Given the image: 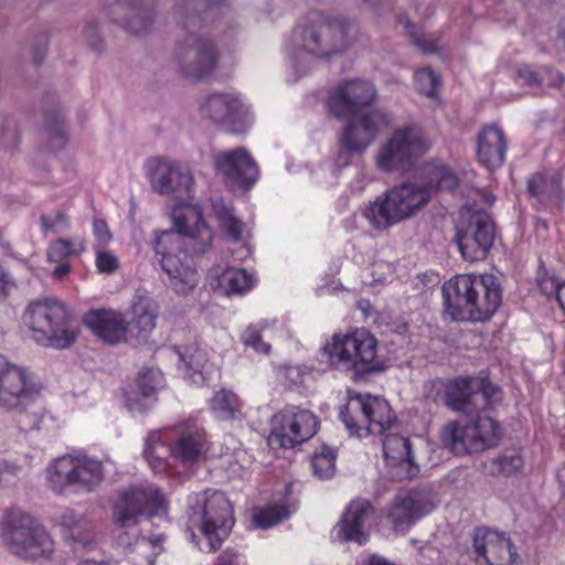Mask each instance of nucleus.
<instances>
[{
    "mask_svg": "<svg viewBox=\"0 0 565 565\" xmlns=\"http://www.w3.org/2000/svg\"><path fill=\"white\" fill-rule=\"evenodd\" d=\"M93 231L95 236L100 241H108L111 237L107 223L104 220H95Z\"/></svg>",
    "mask_w": 565,
    "mask_h": 565,
    "instance_id": "4d7b16f0",
    "label": "nucleus"
},
{
    "mask_svg": "<svg viewBox=\"0 0 565 565\" xmlns=\"http://www.w3.org/2000/svg\"><path fill=\"white\" fill-rule=\"evenodd\" d=\"M96 267L102 274H111L118 269L119 260L110 252H99L96 255Z\"/></svg>",
    "mask_w": 565,
    "mask_h": 565,
    "instance_id": "49530a36",
    "label": "nucleus"
},
{
    "mask_svg": "<svg viewBox=\"0 0 565 565\" xmlns=\"http://www.w3.org/2000/svg\"><path fill=\"white\" fill-rule=\"evenodd\" d=\"M431 510L433 505L422 491L401 490L388 508L386 518L392 522L393 529L399 531L409 527Z\"/></svg>",
    "mask_w": 565,
    "mask_h": 565,
    "instance_id": "b1692460",
    "label": "nucleus"
},
{
    "mask_svg": "<svg viewBox=\"0 0 565 565\" xmlns=\"http://www.w3.org/2000/svg\"><path fill=\"white\" fill-rule=\"evenodd\" d=\"M40 224L44 233L55 230H65L70 226V218L66 212L56 211L54 215L43 214L40 217Z\"/></svg>",
    "mask_w": 565,
    "mask_h": 565,
    "instance_id": "37998d69",
    "label": "nucleus"
},
{
    "mask_svg": "<svg viewBox=\"0 0 565 565\" xmlns=\"http://www.w3.org/2000/svg\"><path fill=\"white\" fill-rule=\"evenodd\" d=\"M218 285L228 294H243L253 286V276L243 268L228 267L218 276Z\"/></svg>",
    "mask_w": 565,
    "mask_h": 565,
    "instance_id": "72a5a7b5",
    "label": "nucleus"
},
{
    "mask_svg": "<svg viewBox=\"0 0 565 565\" xmlns=\"http://www.w3.org/2000/svg\"><path fill=\"white\" fill-rule=\"evenodd\" d=\"M77 565H118L117 562L113 561H94V559H83Z\"/></svg>",
    "mask_w": 565,
    "mask_h": 565,
    "instance_id": "680f3d73",
    "label": "nucleus"
},
{
    "mask_svg": "<svg viewBox=\"0 0 565 565\" xmlns=\"http://www.w3.org/2000/svg\"><path fill=\"white\" fill-rule=\"evenodd\" d=\"M414 81L417 90L427 97H435L441 84L440 76L429 67L416 71Z\"/></svg>",
    "mask_w": 565,
    "mask_h": 565,
    "instance_id": "4c0bfd02",
    "label": "nucleus"
},
{
    "mask_svg": "<svg viewBox=\"0 0 565 565\" xmlns=\"http://www.w3.org/2000/svg\"><path fill=\"white\" fill-rule=\"evenodd\" d=\"M472 543L475 559L480 565H513L518 558L514 545L504 533L488 527H477Z\"/></svg>",
    "mask_w": 565,
    "mask_h": 565,
    "instance_id": "5701e85b",
    "label": "nucleus"
},
{
    "mask_svg": "<svg viewBox=\"0 0 565 565\" xmlns=\"http://www.w3.org/2000/svg\"><path fill=\"white\" fill-rule=\"evenodd\" d=\"M103 478L102 462L87 456H63L47 469L49 486L58 494L92 492Z\"/></svg>",
    "mask_w": 565,
    "mask_h": 565,
    "instance_id": "2eb2a0df",
    "label": "nucleus"
},
{
    "mask_svg": "<svg viewBox=\"0 0 565 565\" xmlns=\"http://www.w3.org/2000/svg\"><path fill=\"white\" fill-rule=\"evenodd\" d=\"M339 418L350 436L364 438L382 435L396 422L390 403L380 396L348 392L347 403L340 407Z\"/></svg>",
    "mask_w": 565,
    "mask_h": 565,
    "instance_id": "1a4fd4ad",
    "label": "nucleus"
},
{
    "mask_svg": "<svg viewBox=\"0 0 565 565\" xmlns=\"http://www.w3.org/2000/svg\"><path fill=\"white\" fill-rule=\"evenodd\" d=\"M445 311L454 321L487 322L502 303L499 280L489 274L457 275L441 288Z\"/></svg>",
    "mask_w": 565,
    "mask_h": 565,
    "instance_id": "20e7f679",
    "label": "nucleus"
},
{
    "mask_svg": "<svg viewBox=\"0 0 565 565\" xmlns=\"http://www.w3.org/2000/svg\"><path fill=\"white\" fill-rule=\"evenodd\" d=\"M2 537L10 552L24 559L47 558L54 551V542L45 529L20 509L7 511Z\"/></svg>",
    "mask_w": 565,
    "mask_h": 565,
    "instance_id": "f8f14e48",
    "label": "nucleus"
},
{
    "mask_svg": "<svg viewBox=\"0 0 565 565\" xmlns=\"http://www.w3.org/2000/svg\"><path fill=\"white\" fill-rule=\"evenodd\" d=\"M518 77L529 86H540L543 77L540 72L533 70L530 65H522L518 68Z\"/></svg>",
    "mask_w": 565,
    "mask_h": 565,
    "instance_id": "8fccbe9b",
    "label": "nucleus"
},
{
    "mask_svg": "<svg viewBox=\"0 0 565 565\" xmlns=\"http://www.w3.org/2000/svg\"><path fill=\"white\" fill-rule=\"evenodd\" d=\"M50 135L57 141V147L63 148L66 145V135L64 129V121L56 116L54 122L50 124Z\"/></svg>",
    "mask_w": 565,
    "mask_h": 565,
    "instance_id": "5fc2aeb1",
    "label": "nucleus"
},
{
    "mask_svg": "<svg viewBox=\"0 0 565 565\" xmlns=\"http://www.w3.org/2000/svg\"><path fill=\"white\" fill-rule=\"evenodd\" d=\"M559 282L555 277L543 276L537 280V286L542 295L546 296L548 299H554L559 289Z\"/></svg>",
    "mask_w": 565,
    "mask_h": 565,
    "instance_id": "09e8293b",
    "label": "nucleus"
},
{
    "mask_svg": "<svg viewBox=\"0 0 565 565\" xmlns=\"http://www.w3.org/2000/svg\"><path fill=\"white\" fill-rule=\"evenodd\" d=\"M162 541H163V537L161 535L153 536L151 539L146 537V536H139L136 539L134 546L136 550H143V548L151 547L153 550L151 557H154L158 554L157 552H154V550L157 547H159V545L161 544ZM147 559L149 563H151V565L153 564V559H150V556H148Z\"/></svg>",
    "mask_w": 565,
    "mask_h": 565,
    "instance_id": "864d4df0",
    "label": "nucleus"
},
{
    "mask_svg": "<svg viewBox=\"0 0 565 565\" xmlns=\"http://www.w3.org/2000/svg\"><path fill=\"white\" fill-rule=\"evenodd\" d=\"M84 324L102 341L117 344L126 341L129 322L113 309H92L83 317Z\"/></svg>",
    "mask_w": 565,
    "mask_h": 565,
    "instance_id": "a878e982",
    "label": "nucleus"
},
{
    "mask_svg": "<svg viewBox=\"0 0 565 565\" xmlns=\"http://www.w3.org/2000/svg\"><path fill=\"white\" fill-rule=\"evenodd\" d=\"M542 71L550 72L551 70H548L547 67H543Z\"/></svg>",
    "mask_w": 565,
    "mask_h": 565,
    "instance_id": "69168bd1",
    "label": "nucleus"
},
{
    "mask_svg": "<svg viewBox=\"0 0 565 565\" xmlns=\"http://www.w3.org/2000/svg\"><path fill=\"white\" fill-rule=\"evenodd\" d=\"M308 374L309 370L301 365L287 366L285 370L286 380L294 386L302 385Z\"/></svg>",
    "mask_w": 565,
    "mask_h": 565,
    "instance_id": "3c124183",
    "label": "nucleus"
},
{
    "mask_svg": "<svg viewBox=\"0 0 565 565\" xmlns=\"http://www.w3.org/2000/svg\"><path fill=\"white\" fill-rule=\"evenodd\" d=\"M39 393L40 386L29 370L10 364L0 355V406L18 411L15 422L21 430H31L39 424L35 414L24 412Z\"/></svg>",
    "mask_w": 565,
    "mask_h": 565,
    "instance_id": "ddd939ff",
    "label": "nucleus"
},
{
    "mask_svg": "<svg viewBox=\"0 0 565 565\" xmlns=\"http://www.w3.org/2000/svg\"><path fill=\"white\" fill-rule=\"evenodd\" d=\"M84 249L83 244H79V248L76 244L67 238H57L53 241L47 248V258L53 263L65 262L71 256L77 255Z\"/></svg>",
    "mask_w": 565,
    "mask_h": 565,
    "instance_id": "e433bc0d",
    "label": "nucleus"
},
{
    "mask_svg": "<svg viewBox=\"0 0 565 565\" xmlns=\"http://www.w3.org/2000/svg\"><path fill=\"white\" fill-rule=\"evenodd\" d=\"M365 2H372V0H364Z\"/></svg>",
    "mask_w": 565,
    "mask_h": 565,
    "instance_id": "774afa93",
    "label": "nucleus"
},
{
    "mask_svg": "<svg viewBox=\"0 0 565 565\" xmlns=\"http://www.w3.org/2000/svg\"><path fill=\"white\" fill-rule=\"evenodd\" d=\"M160 436L152 433L148 436L143 450L145 458L153 469H161L166 466L163 455L164 446L159 443Z\"/></svg>",
    "mask_w": 565,
    "mask_h": 565,
    "instance_id": "58836bf2",
    "label": "nucleus"
},
{
    "mask_svg": "<svg viewBox=\"0 0 565 565\" xmlns=\"http://www.w3.org/2000/svg\"><path fill=\"white\" fill-rule=\"evenodd\" d=\"M429 143L423 130L415 125L396 128L379 147L374 162L379 171L404 174L412 171L427 152Z\"/></svg>",
    "mask_w": 565,
    "mask_h": 565,
    "instance_id": "9b49d317",
    "label": "nucleus"
},
{
    "mask_svg": "<svg viewBox=\"0 0 565 565\" xmlns=\"http://www.w3.org/2000/svg\"><path fill=\"white\" fill-rule=\"evenodd\" d=\"M323 350L329 363L335 369L351 370L355 374H367L383 369L382 362L376 359L377 340L364 328L347 334H334Z\"/></svg>",
    "mask_w": 565,
    "mask_h": 565,
    "instance_id": "9d476101",
    "label": "nucleus"
},
{
    "mask_svg": "<svg viewBox=\"0 0 565 565\" xmlns=\"http://www.w3.org/2000/svg\"><path fill=\"white\" fill-rule=\"evenodd\" d=\"M523 458L518 454L504 455L495 458L491 462V473L508 477L520 471L521 468L523 467Z\"/></svg>",
    "mask_w": 565,
    "mask_h": 565,
    "instance_id": "ea45409f",
    "label": "nucleus"
},
{
    "mask_svg": "<svg viewBox=\"0 0 565 565\" xmlns=\"http://www.w3.org/2000/svg\"><path fill=\"white\" fill-rule=\"evenodd\" d=\"M215 565H245V562L241 553L228 547L217 556Z\"/></svg>",
    "mask_w": 565,
    "mask_h": 565,
    "instance_id": "603ef678",
    "label": "nucleus"
},
{
    "mask_svg": "<svg viewBox=\"0 0 565 565\" xmlns=\"http://www.w3.org/2000/svg\"><path fill=\"white\" fill-rule=\"evenodd\" d=\"M288 509L282 504L266 505L257 508L253 512V523L258 529H268L287 519Z\"/></svg>",
    "mask_w": 565,
    "mask_h": 565,
    "instance_id": "c9c22d12",
    "label": "nucleus"
},
{
    "mask_svg": "<svg viewBox=\"0 0 565 565\" xmlns=\"http://www.w3.org/2000/svg\"><path fill=\"white\" fill-rule=\"evenodd\" d=\"M162 382V374L153 369H143L139 372L137 384L140 394L145 397H150L157 391Z\"/></svg>",
    "mask_w": 565,
    "mask_h": 565,
    "instance_id": "a19ab883",
    "label": "nucleus"
},
{
    "mask_svg": "<svg viewBox=\"0 0 565 565\" xmlns=\"http://www.w3.org/2000/svg\"><path fill=\"white\" fill-rule=\"evenodd\" d=\"M167 508V500L157 487L134 486L119 492L113 507V519L117 526L130 527L142 516L151 519L166 513Z\"/></svg>",
    "mask_w": 565,
    "mask_h": 565,
    "instance_id": "f3484780",
    "label": "nucleus"
},
{
    "mask_svg": "<svg viewBox=\"0 0 565 565\" xmlns=\"http://www.w3.org/2000/svg\"><path fill=\"white\" fill-rule=\"evenodd\" d=\"M426 398L452 412L472 416L493 408L501 401L502 392L487 375H460L433 380Z\"/></svg>",
    "mask_w": 565,
    "mask_h": 565,
    "instance_id": "39448f33",
    "label": "nucleus"
},
{
    "mask_svg": "<svg viewBox=\"0 0 565 565\" xmlns=\"http://www.w3.org/2000/svg\"><path fill=\"white\" fill-rule=\"evenodd\" d=\"M200 115L223 126L228 132H245L248 127L247 107L235 92H216L206 95L200 103Z\"/></svg>",
    "mask_w": 565,
    "mask_h": 565,
    "instance_id": "aec40b11",
    "label": "nucleus"
},
{
    "mask_svg": "<svg viewBox=\"0 0 565 565\" xmlns=\"http://www.w3.org/2000/svg\"><path fill=\"white\" fill-rule=\"evenodd\" d=\"M399 23H404L405 31L409 35L412 42L424 53H434L437 51V42L434 40H426L424 35L417 30L416 25L409 20L403 21L399 17Z\"/></svg>",
    "mask_w": 565,
    "mask_h": 565,
    "instance_id": "79ce46f5",
    "label": "nucleus"
},
{
    "mask_svg": "<svg viewBox=\"0 0 565 565\" xmlns=\"http://www.w3.org/2000/svg\"><path fill=\"white\" fill-rule=\"evenodd\" d=\"M61 524L64 526V527H67L68 530L72 531L71 533V537L72 540H74L75 542L77 541V539L75 537L73 531L75 530L76 527V524H77V520L75 518V514L73 512H67V513H64L61 518Z\"/></svg>",
    "mask_w": 565,
    "mask_h": 565,
    "instance_id": "13d9d810",
    "label": "nucleus"
},
{
    "mask_svg": "<svg viewBox=\"0 0 565 565\" xmlns=\"http://www.w3.org/2000/svg\"><path fill=\"white\" fill-rule=\"evenodd\" d=\"M555 81H556V85L561 86V85H563L565 83V76L562 73L556 72L555 73Z\"/></svg>",
    "mask_w": 565,
    "mask_h": 565,
    "instance_id": "0e129e2a",
    "label": "nucleus"
},
{
    "mask_svg": "<svg viewBox=\"0 0 565 565\" xmlns=\"http://www.w3.org/2000/svg\"><path fill=\"white\" fill-rule=\"evenodd\" d=\"M205 18L186 14L183 19L185 39L179 44L180 72L184 78L198 82L210 77L218 65L220 51L205 32Z\"/></svg>",
    "mask_w": 565,
    "mask_h": 565,
    "instance_id": "6e6552de",
    "label": "nucleus"
},
{
    "mask_svg": "<svg viewBox=\"0 0 565 565\" xmlns=\"http://www.w3.org/2000/svg\"><path fill=\"white\" fill-rule=\"evenodd\" d=\"M245 345L253 348L256 352L268 354L270 344L263 340L258 329L248 327L242 335Z\"/></svg>",
    "mask_w": 565,
    "mask_h": 565,
    "instance_id": "c03bdc74",
    "label": "nucleus"
},
{
    "mask_svg": "<svg viewBox=\"0 0 565 565\" xmlns=\"http://www.w3.org/2000/svg\"><path fill=\"white\" fill-rule=\"evenodd\" d=\"M127 548H128L130 552L135 551V548H131V546H130V545H129Z\"/></svg>",
    "mask_w": 565,
    "mask_h": 565,
    "instance_id": "338daca9",
    "label": "nucleus"
},
{
    "mask_svg": "<svg viewBox=\"0 0 565 565\" xmlns=\"http://www.w3.org/2000/svg\"><path fill=\"white\" fill-rule=\"evenodd\" d=\"M174 441L170 446L172 457L182 463H193L204 451L206 436L203 428L191 422H182L174 426Z\"/></svg>",
    "mask_w": 565,
    "mask_h": 565,
    "instance_id": "cd10ccee",
    "label": "nucleus"
},
{
    "mask_svg": "<svg viewBox=\"0 0 565 565\" xmlns=\"http://www.w3.org/2000/svg\"><path fill=\"white\" fill-rule=\"evenodd\" d=\"M319 424L311 411L287 405L274 416L270 436L280 447L291 449L312 438Z\"/></svg>",
    "mask_w": 565,
    "mask_h": 565,
    "instance_id": "6ab92c4d",
    "label": "nucleus"
},
{
    "mask_svg": "<svg viewBox=\"0 0 565 565\" xmlns=\"http://www.w3.org/2000/svg\"><path fill=\"white\" fill-rule=\"evenodd\" d=\"M214 164L226 182L239 190H250L259 178L257 162L249 151L242 147L217 153Z\"/></svg>",
    "mask_w": 565,
    "mask_h": 565,
    "instance_id": "4be33fe9",
    "label": "nucleus"
},
{
    "mask_svg": "<svg viewBox=\"0 0 565 565\" xmlns=\"http://www.w3.org/2000/svg\"><path fill=\"white\" fill-rule=\"evenodd\" d=\"M369 565H393L392 563L387 562L385 558L380 557L377 555H372L369 558Z\"/></svg>",
    "mask_w": 565,
    "mask_h": 565,
    "instance_id": "e2e57ef3",
    "label": "nucleus"
},
{
    "mask_svg": "<svg viewBox=\"0 0 565 565\" xmlns=\"http://www.w3.org/2000/svg\"><path fill=\"white\" fill-rule=\"evenodd\" d=\"M477 419L461 426L450 422L440 431L443 446L456 455L483 451L498 444L502 431L500 424L489 416L477 414Z\"/></svg>",
    "mask_w": 565,
    "mask_h": 565,
    "instance_id": "dca6fc26",
    "label": "nucleus"
},
{
    "mask_svg": "<svg viewBox=\"0 0 565 565\" xmlns=\"http://www.w3.org/2000/svg\"><path fill=\"white\" fill-rule=\"evenodd\" d=\"M175 231L156 233L154 252L161 268L169 277V285L177 294H188L199 281L189 250L201 254L212 247L214 232L205 222L199 204H181L173 209Z\"/></svg>",
    "mask_w": 565,
    "mask_h": 565,
    "instance_id": "f257e3e1",
    "label": "nucleus"
},
{
    "mask_svg": "<svg viewBox=\"0 0 565 565\" xmlns=\"http://www.w3.org/2000/svg\"><path fill=\"white\" fill-rule=\"evenodd\" d=\"M337 452L333 448L322 445L311 457L312 472L319 479H330L335 471Z\"/></svg>",
    "mask_w": 565,
    "mask_h": 565,
    "instance_id": "f704fd0d",
    "label": "nucleus"
},
{
    "mask_svg": "<svg viewBox=\"0 0 565 565\" xmlns=\"http://www.w3.org/2000/svg\"><path fill=\"white\" fill-rule=\"evenodd\" d=\"M71 273V265L67 262H62L53 270L52 275L56 279H63Z\"/></svg>",
    "mask_w": 565,
    "mask_h": 565,
    "instance_id": "bf43d9fd",
    "label": "nucleus"
},
{
    "mask_svg": "<svg viewBox=\"0 0 565 565\" xmlns=\"http://www.w3.org/2000/svg\"><path fill=\"white\" fill-rule=\"evenodd\" d=\"M186 354L188 353H179V358L184 362L188 371H192L193 373L201 375H203L204 372H207L205 353L202 350L195 349L194 352L190 354L189 361H186Z\"/></svg>",
    "mask_w": 565,
    "mask_h": 565,
    "instance_id": "a18cd8bd",
    "label": "nucleus"
},
{
    "mask_svg": "<svg viewBox=\"0 0 565 565\" xmlns=\"http://www.w3.org/2000/svg\"><path fill=\"white\" fill-rule=\"evenodd\" d=\"M547 189V178L542 172L532 174L526 181V191L530 196L539 198Z\"/></svg>",
    "mask_w": 565,
    "mask_h": 565,
    "instance_id": "de8ad7c7",
    "label": "nucleus"
},
{
    "mask_svg": "<svg viewBox=\"0 0 565 565\" xmlns=\"http://www.w3.org/2000/svg\"><path fill=\"white\" fill-rule=\"evenodd\" d=\"M554 299L557 301L559 308L565 313V281L559 286V289Z\"/></svg>",
    "mask_w": 565,
    "mask_h": 565,
    "instance_id": "052dcab7",
    "label": "nucleus"
},
{
    "mask_svg": "<svg viewBox=\"0 0 565 565\" xmlns=\"http://www.w3.org/2000/svg\"><path fill=\"white\" fill-rule=\"evenodd\" d=\"M22 321L31 331L32 339L44 347L65 349L77 337L66 306L56 299L45 298L30 302Z\"/></svg>",
    "mask_w": 565,
    "mask_h": 565,
    "instance_id": "423d86ee",
    "label": "nucleus"
},
{
    "mask_svg": "<svg viewBox=\"0 0 565 565\" xmlns=\"http://www.w3.org/2000/svg\"><path fill=\"white\" fill-rule=\"evenodd\" d=\"M350 28L351 23L343 18L312 11L294 29L292 41L298 50L316 57H329L348 47Z\"/></svg>",
    "mask_w": 565,
    "mask_h": 565,
    "instance_id": "0eeeda50",
    "label": "nucleus"
},
{
    "mask_svg": "<svg viewBox=\"0 0 565 565\" xmlns=\"http://www.w3.org/2000/svg\"><path fill=\"white\" fill-rule=\"evenodd\" d=\"M373 512L374 508L369 500H352L335 526L338 539L341 542H355L360 545L366 543L369 533L365 531V523Z\"/></svg>",
    "mask_w": 565,
    "mask_h": 565,
    "instance_id": "bb28decb",
    "label": "nucleus"
},
{
    "mask_svg": "<svg viewBox=\"0 0 565 565\" xmlns=\"http://www.w3.org/2000/svg\"><path fill=\"white\" fill-rule=\"evenodd\" d=\"M423 174V184L402 182L366 204L362 215L373 230L384 232L409 220L428 204L434 191H454L459 185L452 168L439 161L427 162Z\"/></svg>",
    "mask_w": 565,
    "mask_h": 565,
    "instance_id": "7ed1b4c3",
    "label": "nucleus"
},
{
    "mask_svg": "<svg viewBox=\"0 0 565 565\" xmlns=\"http://www.w3.org/2000/svg\"><path fill=\"white\" fill-rule=\"evenodd\" d=\"M383 455L388 466H406V478H413L419 472V467L414 462L411 441L406 437L398 434L386 435L383 439Z\"/></svg>",
    "mask_w": 565,
    "mask_h": 565,
    "instance_id": "c85d7f7f",
    "label": "nucleus"
},
{
    "mask_svg": "<svg viewBox=\"0 0 565 565\" xmlns=\"http://www.w3.org/2000/svg\"><path fill=\"white\" fill-rule=\"evenodd\" d=\"M455 242L467 262L484 260L494 243L495 227L489 213L475 211L456 224Z\"/></svg>",
    "mask_w": 565,
    "mask_h": 565,
    "instance_id": "a211bd4d",
    "label": "nucleus"
},
{
    "mask_svg": "<svg viewBox=\"0 0 565 565\" xmlns=\"http://www.w3.org/2000/svg\"><path fill=\"white\" fill-rule=\"evenodd\" d=\"M189 510L200 519V529L206 540L207 553L217 551L231 530L233 508L224 492L206 489L188 498Z\"/></svg>",
    "mask_w": 565,
    "mask_h": 565,
    "instance_id": "4468645a",
    "label": "nucleus"
},
{
    "mask_svg": "<svg viewBox=\"0 0 565 565\" xmlns=\"http://www.w3.org/2000/svg\"><path fill=\"white\" fill-rule=\"evenodd\" d=\"M508 139L503 129L495 124L483 125L476 137V160L489 171L505 162Z\"/></svg>",
    "mask_w": 565,
    "mask_h": 565,
    "instance_id": "393cba45",
    "label": "nucleus"
},
{
    "mask_svg": "<svg viewBox=\"0 0 565 565\" xmlns=\"http://www.w3.org/2000/svg\"><path fill=\"white\" fill-rule=\"evenodd\" d=\"M148 177L152 189L161 194H174L175 198L190 196L194 180L188 167L162 158L148 161Z\"/></svg>",
    "mask_w": 565,
    "mask_h": 565,
    "instance_id": "412c9836",
    "label": "nucleus"
},
{
    "mask_svg": "<svg viewBox=\"0 0 565 565\" xmlns=\"http://www.w3.org/2000/svg\"><path fill=\"white\" fill-rule=\"evenodd\" d=\"M195 3H200L204 7V15L216 17L222 8L226 4L227 0H192Z\"/></svg>",
    "mask_w": 565,
    "mask_h": 565,
    "instance_id": "6e6d98bb",
    "label": "nucleus"
},
{
    "mask_svg": "<svg viewBox=\"0 0 565 565\" xmlns=\"http://www.w3.org/2000/svg\"><path fill=\"white\" fill-rule=\"evenodd\" d=\"M209 409L221 420H234L242 415V401L232 390L221 388L209 401Z\"/></svg>",
    "mask_w": 565,
    "mask_h": 565,
    "instance_id": "2f4dec72",
    "label": "nucleus"
},
{
    "mask_svg": "<svg viewBox=\"0 0 565 565\" xmlns=\"http://www.w3.org/2000/svg\"><path fill=\"white\" fill-rule=\"evenodd\" d=\"M132 323L140 333L151 332L157 323L158 306L147 295L136 294L131 303Z\"/></svg>",
    "mask_w": 565,
    "mask_h": 565,
    "instance_id": "7c9ffc66",
    "label": "nucleus"
},
{
    "mask_svg": "<svg viewBox=\"0 0 565 565\" xmlns=\"http://www.w3.org/2000/svg\"><path fill=\"white\" fill-rule=\"evenodd\" d=\"M130 18L122 28L136 35L147 33L153 24L154 0H130L128 2Z\"/></svg>",
    "mask_w": 565,
    "mask_h": 565,
    "instance_id": "c756f323",
    "label": "nucleus"
},
{
    "mask_svg": "<svg viewBox=\"0 0 565 565\" xmlns=\"http://www.w3.org/2000/svg\"><path fill=\"white\" fill-rule=\"evenodd\" d=\"M376 89L370 81L347 79L329 90L326 106L337 119L345 125L339 138L338 166H348L352 156L362 153L375 140L381 126L391 121L390 116L370 108L376 100Z\"/></svg>",
    "mask_w": 565,
    "mask_h": 565,
    "instance_id": "f03ea898",
    "label": "nucleus"
},
{
    "mask_svg": "<svg viewBox=\"0 0 565 565\" xmlns=\"http://www.w3.org/2000/svg\"><path fill=\"white\" fill-rule=\"evenodd\" d=\"M212 207L221 231L232 241L239 242L243 236L244 224L242 220L234 214V209L225 204L222 199L213 202Z\"/></svg>",
    "mask_w": 565,
    "mask_h": 565,
    "instance_id": "473e14b6",
    "label": "nucleus"
}]
</instances>
